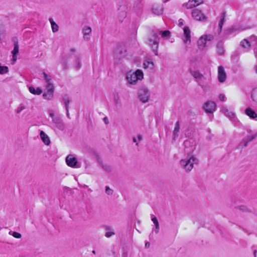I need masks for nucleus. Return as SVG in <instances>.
Returning <instances> with one entry per match:
<instances>
[{"instance_id": "obj_1", "label": "nucleus", "mask_w": 257, "mask_h": 257, "mask_svg": "<svg viewBox=\"0 0 257 257\" xmlns=\"http://www.w3.org/2000/svg\"><path fill=\"white\" fill-rule=\"evenodd\" d=\"M73 58V65L76 70H79L81 64L80 61V57L78 55L69 54L67 56L63 57L61 60V64L62 65L63 69L67 70L68 69V61L70 59Z\"/></svg>"}, {"instance_id": "obj_2", "label": "nucleus", "mask_w": 257, "mask_h": 257, "mask_svg": "<svg viewBox=\"0 0 257 257\" xmlns=\"http://www.w3.org/2000/svg\"><path fill=\"white\" fill-rule=\"evenodd\" d=\"M160 38L157 32L152 31L148 38V44L156 56L158 55V49Z\"/></svg>"}, {"instance_id": "obj_3", "label": "nucleus", "mask_w": 257, "mask_h": 257, "mask_svg": "<svg viewBox=\"0 0 257 257\" xmlns=\"http://www.w3.org/2000/svg\"><path fill=\"white\" fill-rule=\"evenodd\" d=\"M198 163V160L193 156H188L186 159L180 161L181 166L185 170L186 172H190L193 168L194 164Z\"/></svg>"}, {"instance_id": "obj_4", "label": "nucleus", "mask_w": 257, "mask_h": 257, "mask_svg": "<svg viewBox=\"0 0 257 257\" xmlns=\"http://www.w3.org/2000/svg\"><path fill=\"white\" fill-rule=\"evenodd\" d=\"M139 100L142 103H146L149 101L150 98V91L148 88L145 86L141 87L138 92Z\"/></svg>"}, {"instance_id": "obj_5", "label": "nucleus", "mask_w": 257, "mask_h": 257, "mask_svg": "<svg viewBox=\"0 0 257 257\" xmlns=\"http://www.w3.org/2000/svg\"><path fill=\"white\" fill-rule=\"evenodd\" d=\"M50 116L52 118V122L55 127L60 131H63L65 128L62 120L58 116H55L54 113H50Z\"/></svg>"}, {"instance_id": "obj_6", "label": "nucleus", "mask_w": 257, "mask_h": 257, "mask_svg": "<svg viewBox=\"0 0 257 257\" xmlns=\"http://www.w3.org/2000/svg\"><path fill=\"white\" fill-rule=\"evenodd\" d=\"M256 137H257V132L252 135H249L245 136L240 142L238 148H243L246 147L248 144L255 139Z\"/></svg>"}, {"instance_id": "obj_7", "label": "nucleus", "mask_w": 257, "mask_h": 257, "mask_svg": "<svg viewBox=\"0 0 257 257\" xmlns=\"http://www.w3.org/2000/svg\"><path fill=\"white\" fill-rule=\"evenodd\" d=\"M203 108L207 113H213L216 109V104L212 101H207L203 106Z\"/></svg>"}, {"instance_id": "obj_8", "label": "nucleus", "mask_w": 257, "mask_h": 257, "mask_svg": "<svg viewBox=\"0 0 257 257\" xmlns=\"http://www.w3.org/2000/svg\"><path fill=\"white\" fill-rule=\"evenodd\" d=\"M190 73L192 76L196 79V81L198 83V84L200 85L202 88H204V86L200 84L201 81L202 79H206L203 75L198 70H190Z\"/></svg>"}, {"instance_id": "obj_9", "label": "nucleus", "mask_w": 257, "mask_h": 257, "mask_svg": "<svg viewBox=\"0 0 257 257\" xmlns=\"http://www.w3.org/2000/svg\"><path fill=\"white\" fill-rule=\"evenodd\" d=\"M50 86V85H48V87H45L46 91L43 94V97L45 99L50 100L54 96L55 87Z\"/></svg>"}, {"instance_id": "obj_10", "label": "nucleus", "mask_w": 257, "mask_h": 257, "mask_svg": "<svg viewBox=\"0 0 257 257\" xmlns=\"http://www.w3.org/2000/svg\"><path fill=\"white\" fill-rule=\"evenodd\" d=\"M226 79V74L222 66L218 67V79L221 83L224 82Z\"/></svg>"}, {"instance_id": "obj_11", "label": "nucleus", "mask_w": 257, "mask_h": 257, "mask_svg": "<svg viewBox=\"0 0 257 257\" xmlns=\"http://www.w3.org/2000/svg\"><path fill=\"white\" fill-rule=\"evenodd\" d=\"M192 16L196 20L201 21L206 20V17L202 12L197 9H194L192 12Z\"/></svg>"}, {"instance_id": "obj_12", "label": "nucleus", "mask_w": 257, "mask_h": 257, "mask_svg": "<svg viewBox=\"0 0 257 257\" xmlns=\"http://www.w3.org/2000/svg\"><path fill=\"white\" fill-rule=\"evenodd\" d=\"M126 50L124 46H119L114 52V56L118 59H120L123 57L125 54Z\"/></svg>"}, {"instance_id": "obj_13", "label": "nucleus", "mask_w": 257, "mask_h": 257, "mask_svg": "<svg viewBox=\"0 0 257 257\" xmlns=\"http://www.w3.org/2000/svg\"><path fill=\"white\" fill-rule=\"evenodd\" d=\"M183 41L184 43L190 44L191 43V32L188 27L185 26L183 28Z\"/></svg>"}, {"instance_id": "obj_14", "label": "nucleus", "mask_w": 257, "mask_h": 257, "mask_svg": "<svg viewBox=\"0 0 257 257\" xmlns=\"http://www.w3.org/2000/svg\"><path fill=\"white\" fill-rule=\"evenodd\" d=\"M41 77H43L46 83L45 87H48V85L51 86L50 87H54L53 83L52 82V77L50 75H48L45 72H42Z\"/></svg>"}, {"instance_id": "obj_15", "label": "nucleus", "mask_w": 257, "mask_h": 257, "mask_svg": "<svg viewBox=\"0 0 257 257\" xmlns=\"http://www.w3.org/2000/svg\"><path fill=\"white\" fill-rule=\"evenodd\" d=\"M66 162L68 166L73 168L77 167V159H76V158L72 157V156L70 155L67 156L66 158Z\"/></svg>"}, {"instance_id": "obj_16", "label": "nucleus", "mask_w": 257, "mask_h": 257, "mask_svg": "<svg viewBox=\"0 0 257 257\" xmlns=\"http://www.w3.org/2000/svg\"><path fill=\"white\" fill-rule=\"evenodd\" d=\"M126 79L128 83L131 84H135L138 81L134 73L131 72L127 73Z\"/></svg>"}, {"instance_id": "obj_17", "label": "nucleus", "mask_w": 257, "mask_h": 257, "mask_svg": "<svg viewBox=\"0 0 257 257\" xmlns=\"http://www.w3.org/2000/svg\"><path fill=\"white\" fill-rule=\"evenodd\" d=\"M201 3H202L201 0H189L186 4V6L187 9H191L198 6Z\"/></svg>"}, {"instance_id": "obj_18", "label": "nucleus", "mask_w": 257, "mask_h": 257, "mask_svg": "<svg viewBox=\"0 0 257 257\" xmlns=\"http://www.w3.org/2000/svg\"><path fill=\"white\" fill-rule=\"evenodd\" d=\"M14 46V48L12 51V53L13 54V60L15 62L17 60V55L19 51V44L17 41L15 42Z\"/></svg>"}, {"instance_id": "obj_19", "label": "nucleus", "mask_w": 257, "mask_h": 257, "mask_svg": "<svg viewBox=\"0 0 257 257\" xmlns=\"http://www.w3.org/2000/svg\"><path fill=\"white\" fill-rule=\"evenodd\" d=\"M40 136L41 140L46 145L48 146L50 144L49 137L43 131L40 132Z\"/></svg>"}, {"instance_id": "obj_20", "label": "nucleus", "mask_w": 257, "mask_h": 257, "mask_svg": "<svg viewBox=\"0 0 257 257\" xmlns=\"http://www.w3.org/2000/svg\"><path fill=\"white\" fill-rule=\"evenodd\" d=\"M82 32L84 39L88 40L89 39L88 36L91 32V28L90 27H85L82 29Z\"/></svg>"}, {"instance_id": "obj_21", "label": "nucleus", "mask_w": 257, "mask_h": 257, "mask_svg": "<svg viewBox=\"0 0 257 257\" xmlns=\"http://www.w3.org/2000/svg\"><path fill=\"white\" fill-rule=\"evenodd\" d=\"M245 112L251 118L255 119L257 118V114L250 107L247 108L245 110Z\"/></svg>"}, {"instance_id": "obj_22", "label": "nucleus", "mask_w": 257, "mask_h": 257, "mask_svg": "<svg viewBox=\"0 0 257 257\" xmlns=\"http://www.w3.org/2000/svg\"><path fill=\"white\" fill-rule=\"evenodd\" d=\"M126 16V12L124 8L119 9L118 19L119 22H122Z\"/></svg>"}, {"instance_id": "obj_23", "label": "nucleus", "mask_w": 257, "mask_h": 257, "mask_svg": "<svg viewBox=\"0 0 257 257\" xmlns=\"http://www.w3.org/2000/svg\"><path fill=\"white\" fill-rule=\"evenodd\" d=\"M217 53L219 55H222L224 54L225 50L223 44L221 42L217 43L216 46Z\"/></svg>"}, {"instance_id": "obj_24", "label": "nucleus", "mask_w": 257, "mask_h": 257, "mask_svg": "<svg viewBox=\"0 0 257 257\" xmlns=\"http://www.w3.org/2000/svg\"><path fill=\"white\" fill-rule=\"evenodd\" d=\"M29 91L34 95H40L42 93V90L40 87L36 89L33 86H30L29 88Z\"/></svg>"}, {"instance_id": "obj_25", "label": "nucleus", "mask_w": 257, "mask_h": 257, "mask_svg": "<svg viewBox=\"0 0 257 257\" xmlns=\"http://www.w3.org/2000/svg\"><path fill=\"white\" fill-rule=\"evenodd\" d=\"M225 16H226V13L225 12H222L220 15V21H219V22L218 24V27L219 29V33H220V32L222 30L223 25L224 21H225Z\"/></svg>"}, {"instance_id": "obj_26", "label": "nucleus", "mask_w": 257, "mask_h": 257, "mask_svg": "<svg viewBox=\"0 0 257 257\" xmlns=\"http://www.w3.org/2000/svg\"><path fill=\"white\" fill-rule=\"evenodd\" d=\"M206 41L205 39L201 36L197 41L198 46L199 49H203L206 45Z\"/></svg>"}, {"instance_id": "obj_27", "label": "nucleus", "mask_w": 257, "mask_h": 257, "mask_svg": "<svg viewBox=\"0 0 257 257\" xmlns=\"http://www.w3.org/2000/svg\"><path fill=\"white\" fill-rule=\"evenodd\" d=\"M158 35H161V37L165 39H168L170 36V32L169 30L165 31H159L158 32Z\"/></svg>"}, {"instance_id": "obj_28", "label": "nucleus", "mask_w": 257, "mask_h": 257, "mask_svg": "<svg viewBox=\"0 0 257 257\" xmlns=\"http://www.w3.org/2000/svg\"><path fill=\"white\" fill-rule=\"evenodd\" d=\"M180 130V124L179 121H177L175 124V127L173 131V139L174 140H176V138H177L179 136V133Z\"/></svg>"}, {"instance_id": "obj_29", "label": "nucleus", "mask_w": 257, "mask_h": 257, "mask_svg": "<svg viewBox=\"0 0 257 257\" xmlns=\"http://www.w3.org/2000/svg\"><path fill=\"white\" fill-rule=\"evenodd\" d=\"M153 13L157 15H160L163 13V9L159 6H154L152 8Z\"/></svg>"}, {"instance_id": "obj_30", "label": "nucleus", "mask_w": 257, "mask_h": 257, "mask_svg": "<svg viewBox=\"0 0 257 257\" xmlns=\"http://www.w3.org/2000/svg\"><path fill=\"white\" fill-rule=\"evenodd\" d=\"M104 229L106 231L105 236L106 237H110L115 234V233L113 231H111V229L109 226H105Z\"/></svg>"}, {"instance_id": "obj_31", "label": "nucleus", "mask_w": 257, "mask_h": 257, "mask_svg": "<svg viewBox=\"0 0 257 257\" xmlns=\"http://www.w3.org/2000/svg\"><path fill=\"white\" fill-rule=\"evenodd\" d=\"M134 73L135 75L138 80L143 79L144 77V74L141 70L138 69Z\"/></svg>"}, {"instance_id": "obj_32", "label": "nucleus", "mask_w": 257, "mask_h": 257, "mask_svg": "<svg viewBox=\"0 0 257 257\" xmlns=\"http://www.w3.org/2000/svg\"><path fill=\"white\" fill-rule=\"evenodd\" d=\"M240 46L244 48L247 49L250 47L251 45L249 41L244 39L240 42Z\"/></svg>"}, {"instance_id": "obj_33", "label": "nucleus", "mask_w": 257, "mask_h": 257, "mask_svg": "<svg viewBox=\"0 0 257 257\" xmlns=\"http://www.w3.org/2000/svg\"><path fill=\"white\" fill-rule=\"evenodd\" d=\"M222 111L223 113L229 117L230 118L232 119L234 117V114L232 111H229L227 108H222Z\"/></svg>"}, {"instance_id": "obj_34", "label": "nucleus", "mask_w": 257, "mask_h": 257, "mask_svg": "<svg viewBox=\"0 0 257 257\" xmlns=\"http://www.w3.org/2000/svg\"><path fill=\"white\" fill-rule=\"evenodd\" d=\"M49 21L51 24L52 31L54 33L57 32L58 31V26L53 21L52 18H50Z\"/></svg>"}, {"instance_id": "obj_35", "label": "nucleus", "mask_w": 257, "mask_h": 257, "mask_svg": "<svg viewBox=\"0 0 257 257\" xmlns=\"http://www.w3.org/2000/svg\"><path fill=\"white\" fill-rule=\"evenodd\" d=\"M63 101L65 104V107H69L70 98L67 94H65L63 95Z\"/></svg>"}, {"instance_id": "obj_36", "label": "nucleus", "mask_w": 257, "mask_h": 257, "mask_svg": "<svg viewBox=\"0 0 257 257\" xmlns=\"http://www.w3.org/2000/svg\"><path fill=\"white\" fill-rule=\"evenodd\" d=\"M251 96L253 101L257 102V88L253 89Z\"/></svg>"}, {"instance_id": "obj_37", "label": "nucleus", "mask_w": 257, "mask_h": 257, "mask_svg": "<svg viewBox=\"0 0 257 257\" xmlns=\"http://www.w3.org/2000/svg\"><path fill=\"white\" fill-rule=\"evenodd\" d=\"M9 71V68L7 66H4L0 65V74H4L7 73Z\"/></svg>"}, {"instance_id": "obj_38", "label": "nucleus", "mask_w": 257, "mask_h": 257, "mask_svg": "<svg viewBox=\"0 0 257 257\" xmlns=\"http://www.w3.org/2000/svg\"><path fill=\"white\" fill-rule=\"evenodd\" d=\"M9 233L10 234H11L12 235H13L14 237L15 238H20L22 236L21 233L18 232H15V231H14V232H12V231H10L9 232Z\"/></svg>"}, {"instance_id": "obj_39", "label": "nucleus", "mask_w": 257, "mask_h": 257, "mask_svg": "<svg viewBox=\"0 0 257 257\" xmlns=\"http://www.w3.org/2000/svg\"><path fill=\"white\" fill-rule=\"evenodd\" d=\"M151 65V68L153 67L154 66V63L153 62H149V61H147V62H145L143 64V65H144V68L146 69L147 68H148L149 67V65Z\"/></svg>"}, {"instance_id": "obj_40", "label": "nucleus", "mask_w": 257, "mask_h": 257, "mask_svg": "<svg viewBox=\"0 0 257 257\" xmlns=\"http://www.w3.org/2000/svg\"><path fill=\"white\" fill-rule=\"evenodd\" d=\"M251 43L254 42V44H257V37L255 36H251L249 38Z\"/></svg>"}, {"instance_id": "obj_41", "label": "nucleus", "mask_w": 257, "mask_h": 257, "mask_svg": "<svg viewBox=\"0 0 257 257\" xmlns=\"http://www.w3.org/2000/svg\"><path fill=\"white\" fill-rule=\"evenodd\" d=\"M105 192L108 195H112L113 193V190L111 189L108 186H106Z\"/></svg>"}, {"instance_id": "obj_42", "label": "nucleus", "mask_w": 257, "mask_h": 257, "mask_svg": "<svg viewBox=\"0 0 257 257\" xmlns=\"http://www.w3.org/2000/svg\"><path fill=\"white\" fill-rule=\"evenodd\" d=\"M202 36L205 39L206 41H211L213 39V36L211 35H206Z\"/></svg>"}, {"instance_id": "obj_43", "label": "nucleus", "mask_w": 257, "mask_h": 257, "mask_svg": "<svg viewBox=\"0 0 257 257\" xmlns=\"http://www.w3.org/2000/svg\"><path fill=\"white\" fill-rule=\"evenodd\" d=\"M238 207H239V209L240 210H242V211H244V212L248 211V209H247V207L244 205H241V206H239Z\"/></svg>"}, {"instance_id": "obj_44", "label": "nucleus", "mask_w": 257, "mask_h": 257, "mask_svg": "<svg viewBox=\"0 0 257 257\" xmlns=\"http://www.w3.org/2000/svg\"><path fill=\"white\" fill-rule=\"evenodd\" d=\"M25 109V106H24V105H21L20 106L18 109H17V113H20L23 110Z\"/></svg>"}, {"instance_id": "obj_45", "label": "nucleus", "mask_w": 257, "mask_h": 257, "mask_svg": "<svg viewBox=\"0 0 257 257\" xmlns=\"http://www.w3.org/2000/svg\"><path fill=\"white\" fill-rule=\"evenodd\" d=\"M219 99L221 101H224L225 99V96L223 94H220L219 95Z\"/></svg>"}, {"instance_id": "obj_46", "label": "nucleus", "mask_w": 257, "mask_h": 257, "mask_svg": "<svg viewBox=\"0 0 257 257\" xmlns=\"http://www.w3.org/2000/svg\"><path fill=\"white\" fill-rule=\"evenodd\" d=\"M155 232L156 233H158L159 232V223H156L155 224Z\"/></svg>"}, {"instance_id": "obj_47", "label": "nucleus", "mask_w": 257, "mask_h": 257, "mask_svg": "<svg viewBox=\"0 0 257 257\" xmlns=\"http://www.w3.org/2000/svg\"><path fill=\"white\" fill-rule=\"evenodd\" d=\"M152 220L153 222V223H154V224H155L156 223H159L158 219L156 217H153L152 218Z\"/></svg>"}, {"instance_id": "obj_48", "label": "nucleus", "mask_w": 257, "mask_h": 257, "mask_svg": "<svg viewBox=\"0 0 257 257\" xmlns=\"http://www.w3.org/2000/svg\"><path fill=\"white\" fill-rule=\"evenodd\" d=\"M66 110V115L68 118H70V115L69 113V109L68 107H65Z\"/></svg>"}, {"instance_id": "obj_49", "label": "nucleus", "mask_w": 257, "mask_h": 257, "mask_svg": "<svg viewBox=\"0 0 257 257\" xmlns=\"http://www.w3.org/2000/svg\"><path fill=\"white\" fill-rule=\"evenodd\" d=\"M179 25L180 26L183 25V20L182 19L179 20Z\"/></svg>"}, {"instance_id": "obj_50", "label": "nucleus", "mask_w": 257, "mask_h": 257, "mask_svg": "<svg viewBox=\"0 0 257 257\" xmlns=\"http://www.w3.org/2000/svg\"><path fill=\"white\" fill-rule=\"evenodd\" d=\"M103 120H104V121L105 122V123L106 124H107V123H108V119H107V117H104V118H103Z\"/></svg>"}, {"instance_id": "obj_51", "label": "nucleus", "mask_w": 257, "mask_h": 257, "mask_svg": "<svg viewBox=\"0 0 257 257\" xmlns=\"http://www.w3.org/2000/svg\"><path fill=\"white\" fill-rule=\"evenodd\" d=\"M70 52L72 53H74L76 51V49L75 48H71L70 50Z\"/></svg>"}, {"instance_id": "obj_52", "label": "nucleus", "mask_w": 257, "mask_h": 257, "mask_svg": "<svg viewBox=\"0 0 257 257\" xmlns=\"http://www.w3.org/2000/svg\"><path fill=\"white\" fill-rule=\"evenodd\" d=\"M150 246V243L149 242H147L146 243H145V246L146 247H148Z\"/></svg>"}, {"instance_id": "obj_53", "label": "nucleus", "mask_w": 257, "mask_h": 257, "mask_svg": "<svg viewBox=\"0 0 257 257\" xmlns=\"http://www.w3.org/2000/svg\"><path fill=\"white\" fill-rule=\"evenodd\" d=\"M138 139H139V140H141L142 139V136H141V135H139V136H138Z\"/></svg>"}, {"instance_id": "obj_54", "label": "nucleus", "mask_w": 257, "mask_h": 257, "mask_svg": "<svg viewBox=\"0 0 257 257\" xmlns=\"http://www.w3.org/2000/svg\"><path fill=\"white\" fill-rule=\"evenodd\" d=\"M254 70H255V72L257 73V65L255 66Z\"/></svg>"}, {"instance_id": "obj_55", "label": "nucleus", "mask_w": 257, "mask_h": 257, "mask_svg": "<svg viewBox=\"0 0 257 257\" xmlns=\"http://www.w3.org/2000/svg\"><path fill=\"white\" fill-rule=\"evenodd\" d=\"M133 142H135V143L137 142V140H136V139L135 138H133Z\"/></svg>"}, {"instance_id": "obj_56", "label": "nucleus", "mask_w": 257, "mask_h": 257, "mask_svg": "<svg viewBox=\"0 0 257 257\" xmlns=\"http://www.w3.org/2000/svg\"><path fill=\"white\" fill-rule=\"evenodd\" d=\"M256 250H254V252H253L254 257H255V256H256Z\"/></svg>"}, {"instance_id": "obj_57", "label": "nucleus", "mask_w": 257, "mask_h": 257, "mask_svg": "<svg viewBox=\"0 0 257 257\" xmlns=\"http://www.w3.org/2000/svg\"><path fill=\"white\" fill-rule=\"evenodd\" d=\"M107 171H109L110 170L109 168H104Z\"/></svg>"}, {"instance_id": "obj_58", "label": "nucleus", "mask_w": 257, "mask_h": 257, "mask_svg": "<svg viewBox=\"0 0 257 257\" xmlns=\"http://www.w3.org/2000/svg\"><path fill=\"white\" fill-rule=\"evenodd\" d=\"M247 132L249 133H251V130H248Z\"/></svg>"}, {"instance_id": "obj_59", "label": "nucleus", "mask_w": 257, "mask_h": 257, "mask_svg": "<svg viewBox=\"0 0 257 257\" xmlns=\"http://www.w3.org/2000/svg\"><path fill=\"white\" fill-rule=\"evenodd\" d=\"M92 253H93V254H95V251L93 250L92 251Z\"/></svg>"}]
</instances>
